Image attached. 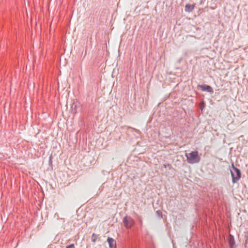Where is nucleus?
Wrapping results in <instances>:
<instances>
[{
    "mask_svg": "<svg viewBox=\"0 0 248 248\" xmlns=\"http://www.w3.org/2000/svg\"><path fill=\"white\" fill-rule=\"evenodd\" d=\"M186 160L190 164H195L200 161L201 157L199 156L197 151H192L188 154H186Z\"/></svg>",
    "mask_w": 248,
    "mask_h": 248,
    "instance_id": "1",
    "label": "nucleus"
},
{
    "mask_svg": "<svg viewBox=\"0 0 248 248\" xmlns=\"http://www.w3.org/2000/svg\"><path fill=\"white\" fill-rule=\"evenodd\" d=\"M231 173L233 183L237 182V181L241 178V172L240 170L235 167L233 165H232V168L231 169Z\"/></svg>",
    "mask_w": 248,
    "mask_h": 248,
    "instance_id": "2",
    "label": "nucleus"
},
{
    "mask_svg": "<svg viewBox=\"0 0 248 248\" xmlns=\"http://www.w3.org/2000/svg\"><path fill=\"white\" fill-rule=\"evenodd\" d=\"M123 221L124 227L127 229L131 228L135 224L134 220L129 216L124 217Z\"/></svg>",
    "mask_w": 248,
    "mask_h": 248,
    "instance_id": "3",
    "label": "nucleus"
},
{
    "mask_svg": "<svg viewBox=\"0 0 248 248\" xmlns=\"http://www.w3.org/2000/svg\"><path fill=\"white\" fill-rule=\"evenodd\" d=\"M198 87L200 88L203 92H207L210 93H214L213 88L210 85L206 84L199 85Z\"/></svg>",
    "mask_w": 248,
    "mask_h": 248,
    "instance_id": "4",
    "label": "nucleus"
},
{
    "mask_svg": "<svg viewBox=\"0 0 248 248\" xmlns=\"http://www.w3.org/2000/svg\"><path fill=\"white\" fill-rule=\"evenodd\" d=\"M228 243L230 248H236L237 246L236 245L234 237L231 234H229V235Z\"/></svg>",
    "mask_w": 248,
    "mask_h": 248,
    "instance_id": "5",
    "label": "nucleus"
},
{
    "mask_svg": "<svg viewBox=\"0 0 248 248\" xmlns=\"http://www.w3.org/2000/svg\"><path fill=\"white\" fill-rule=\"evenodd\" d=\"M107 242L108 243L109 248H116V241L111 237H108Z\"/></svg>",
    "mask_w": 248,
    "mask_h": 248,
    "instance_id": "6",
    "label": "nucleus"
},
{
    "mask_svg": "<svg viewBox=\"0 0 248 248\" xmlns=\"http://www.w3.org/2000/svg\"><path fill=\"white\" fill-rule=\"evenodd\" d=\"M194 8V5L190 4H187L185 6V11L187 12H192Z\"/></svg>",
    "mask_w": 248,
    "mask_h": 248,
    "instance_id": "7",
    "label": "nucleus"
},
{
    "mask_svg": "<svg viewBox=\"0 0 248 248\" xmlns=\"http://www.w3.org/2000/svg\"><path fill=\"white\" fill-rule=\"evenodd\" d=\"M98 235L95 233H93L92 235V241L95 242L97 238Z\"/></svg>",
    "mask_w": 248,
    "mask_h": 248,
    "instance_id": "8",
    "label": "nucleus"
},
{
    "mask_svg": "<svg viewBox=\"0 0 248 248\" xmlns=\"http://www.w3.org/2000/svg\"><path fill=\"white\" fill-rule=\"evenodd\" d=\"M205 104L204 103V102H202V103L200 105V108L202 110H203V109L205 107Z\"/></svg>",
    "mask_w": 248,
    "mask_h": 248,
    "instance_id": "9",
    "label": "nucleus"
},
{
    "mask_svg": "<svg viewBox=\"0 0 248 248\" xmlns=\"http://www.w3.org/2000/svg\"><path fill=\"white\" fill-rule=\"evenodd\" d=\"M65 248H75L74 244H70L66 247Z\"/></svg>",
    "mask_w": 248,
    "mask_h": 248,
    "instance_id": "10",
    "label": "nucleus"
},
{
    "mask_svg": "<svg viewBox=\"0 0 248 248\" xmlns=\"http://www.w3.org/2000/svg\"><path fill=\"white\" fill-rule=\"evenodd\" d=\"M182 59H183V58H181L179 60H178L177 61V63H180L181 62Z\"/></svg>",
    "mask_w": 248,
    "mask_h": 248,
    "instance_id": "11",
    "label": "nucleus"
},
{
    "mask_svg": "<svg viewBox=\"0 0 248 248\" xmlns=\"http://www.w3.org/2000/svg\"><path fill=\"white\" fill-rule=\"evenodd\" d=\"M157 215H160L161 214V212L160 211H157Z\"/></svg>",
    "mask_w": 248,
    "mask_h": 248,
    "instance_id": "12",
    "label": "nucleus"
}]
</instances>
